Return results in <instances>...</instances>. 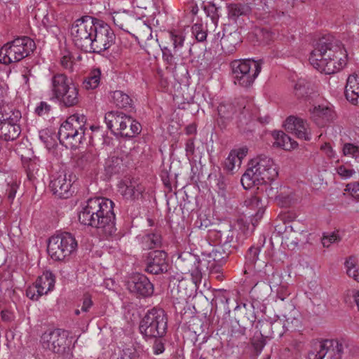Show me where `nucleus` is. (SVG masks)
Listing matches in <instances>:
<instances>
[{
    "label": "nucleus",
    "instance_id": "34",
    "mask_svg": "<svg viewBox=\"0 0 359 359\" xmlns=\"http://www.w3.org/2000/svg\"><path fill=\"white\" fill-rule=\"evenodd\" d=\"M101 80V70L99 68L92 69L84 79L82 86L86 90H93L98 87Z\"/></svg>",
    "mask_w": 359,
    "mask_h": 359
},
{
    "label": "nucleus",
    "instance_id": "60",
    "mask_svg": "<svg viewBox=\"0 0 359 359\" xmlns=\"http://www.w3.org/2000/svg\"><path fill=\"white\" fill-rule=\"evenodd\" d=\"M286 325L292 330L298 329L301 326V320L299 318V316L297 317L294 316L293 317L287 318Z\"/></svg>",
    "mask_w": 359,
    "mask_h": 359
},
{
    "label": "nucleus",
    "instance_id": "6",
    "mask_svg": "<svg viewBox=\"0 0 359 359\" xmlns=\"http://www.w3.org/2000/svg\"><path fill=\"white\" fill-rule=\"evenodd\" d=\"M231 68L233 83L248 88L259 74L262 66L259 62L254 60H236L231 62Z\"/></svg>",
    "mask_w": 359,
    "mask_h": 359
},
{
    "label": "nucleus",
    "instance_id": "41",
    "mask_svg": "<svg viewBox=\"0 0 359 359\" xmlns=\"http://www.w3.org/2000/svg\"><path fill=\"white\" fill-rule=\"evenodd\" d=\"M121 165V158L114 156H110L105 161L104 170L109 175L115 174L118 172Z\"/></svg>",
    "mask_w": 359,
    "mask_h": 359
},
{
    "label": "nucleus",
    "instance_id": "63",
    "mask_svg": "<svg viewBox=\"0 0 359 359\" xmlns=\"http://www.w3.org/2000/svg\"><path fill=\"white\" fill-rule=\"evenodd\" d=\"M276 290L277 293V298L281 301H284L285 299L289 295L286 285L281 286L278 288H276Z\"/></svg>",
    "mask_w": 359,
    "mask_h": 359
},
{
    "label": "nucleus",
    "instance_id": "24",
    "mask_svg": "<svg viewBox=\"0 0 359 359\" xmlns=\"http://www.w3.org/2000/svg\"><path fill=\"white\" fill-rule=\"evenodd\" d=\"M310 113L311 118L320 127L331 122L335 117L334 111L330 107L325 105L315 106L310 109Z\"/></svg>",
    "mask_w": 359,
    "mask_h": 359
},
{
    "label": "nucleus",
    "instance_id": "1",
    "mask_svg": "<svg viewBox=\"0 0 359 359\" xmlns=\"http://www.w3.org/2000/svg\"><path fill=\"white\" fill-rule=\"evenodd\" d=\"M347 53L340 41L332 35L319 39L309 57L314 68L325 74L342 69L347 62Z\"/></svg>",
    "mask_w": 359,
    "mask_h": 359
},
{
    "label": "nucleus",
    "instance_id": "45",
    "mask_svg": "<svg viewBox=\"0 0 359 359\" xmlns=\"http://www.w3.org/2000/svg\"><path fill=\"white\" fill-rule=\"evenodd\" d=\"M255 316L252 312L245 313L244 316H241L238 320V323L242 329V333L244 334L245 330L248 326H252L255 321Z\"/></svg>",
    "mask_w": 359,
    "mask_h": 359
},
{
    "label": "nucleus",
    "instance_id": "3",
    "mask_svg": "<svg viewBox=\"0 0 359 359\" xmlns=\"http://www.w3.org/2000/svg\"><path fill=\"white\" fill-rule=\"evenodd\" d=\"M250 166L243 175L241 182L245 189L257 184L261 185V191H265L268 198H278V191L269 183L278 176L276 165L269 156L261 154L252 159Z\"/></svg>",
    "mask_w": 359,
    "mask_h": 359
},
{
    "label": "nucleus",
    "instance_id": "14",
    "mask_svg": "<svg viewBox=\"0 0 359 359\" xmlns=\"http://www.w3.org/2000/svg\"><path fill=\"white\" fill-rule=\"evenodd\" d=\"M168 38L172 45L161 48L163 60L169 66L175 67L177 60L185 57L183 52L185 36L180 31L172 30L168 32Z\"/></svg>",
    "mask_w": 359,
    "mask_h": 359
},
{
    "label": "nucleus",
    "instance_id": "53",
    "mask_svg": "<svg viewBox=\"0 0 359 359\" xmlns=\"http://www.w3.org/2000/svg\"><path fill=\"white\" fill-rule=\"evenodd\" d=\"M118 359H140L137 351L134 348H128L123 351Z\"/></svg>",
    "mask_w": 359,
    "mask_h": 359
},
{
    "label": "nucleus",
    "instance_id": "32",
    "mask_svg": "<svg viewBox=\"0 0 359 359\" xmlns=\"http://www.w3.org/2000/svg\"><path fill=\"white\" fill-rule=\"evenodd\" d=\"M229 18L236 20L240 16H245L250 13L251 8L246 4H229L227 6Z\"/></svg>",
    "mask_w": 359,
    "mask_h": 359
},
{
    "label": "nucleus",
    "instance_id": "2",
    "mask_svg": "<svg viewBox=\"0 0 359 359\" xmlns=\"http://www.w3.org/2000/svg\"><path fill=\"white\" fill-rule=\"evenodd\" d=\"M114 205V202L107 198H90L79 212V220L83 225L99 229L106 238H116Z\"/></svg>",
    "mask_w": 359,
    "mask_h": 359
},
{
    "label": "nucleus",
    "instance_id": "18",
    "mask_svg": "<svg viewBox=\"0 0 359 359\" xmlns=\"http://www.w3.org/2000/svg\"><path fill=\"white\" fill-rule=\"evenodd\" d=\"M234 230L230 224H224L215 229L208 230V238L217 243L226 254L231 252V248L234 239Z\"/></svg>",
    "mask_w": 359,
    "mask_h": 359
},
{
    "label": "nucleus",
    "instance_id": "40",
    "mask_svg": "<svg viewBox=\"0 0 359 359\" xmlns=\"http://www.w3.org/2000/svg\"><path fill=\"white\" fill-rule=\"evenodd\" d=\"M262 196L255 195L252 196L250 198L247 199L245 203L247 206H249L252 209H257V211L255 215V217L256 218V220L259 219L263 213H264V209H263V204L262 203Z\"/></svg>",
    "mask_w": 359,
    "mask_h": 359
},
{
    "label": "nucleus",
    "instance_id": "52",
    "mask_svg": "<svg viewBox=\"0 0 359 359\" xmlns=\"http://www.w3.org/2000/svg\"><path fill=\"white\" fill-rule=\"evenodd\" d=\"M6 186V194L9 200H13L15 197L18 185L16 182L11 180L7 182Z\"/></svg>",
    "mask_w": 359,
    "mask_h": 359
},
{
    "label": "nucleus",
    "instance_id": "31",
    "mask_svg": "<svg viewBox=\"0 0 359 359\" xmlns=\"http://www.w3.org/2000/svg\"><path fill=\"white\" fill-rule=\"evenodd\" d=\"M274 138L273 145L283 148L285 150H291L296 148L298 145L296 141L283 131H275L273 133Z\"/></svg>",
    "mask_w": 359,
    "mask_h": 359
},
{
    "label": "nucleus",
    "instance_id": "57",
    "mask_svg": "<svg viewBox=\"0 0 359 359\" xmlns=\"http://www.w3.org/2000/svg\"><path fill=\"white\" fill-rule=\"evenodd\" d=\"M50 108V105L48 104L46 102H41L35 108V113L40 116H45L49 113Z\"/></svg>",
    "mask_w": 359,
    "mask_h": 359
},
{
    "label": "nucleus",
    "instance_id": "56",
    "mask_svg": "<svg viewBox=\"0 0 359 359\" xmlns=\"http://www.w3.org/2000/svg\"><path fill=\"white\" fill-rule=\"evenodd\" d=\"M222 248L219 246L217 249L213 250L210 255L212 257L213 260L215 262H222L224 261L229 254H226L224 251L221 252Z\"/></svg>",
    "mask_w": 359,
    "mask_h": 359
},
{
    "label": "nucleus",
    "instance_id": "42",
    "mask_svg": "<svg viewBox=\"0 0 359 359\" xmlns=\"http://www.w3.org/2000/svg\"><path fill=\"white\" fill-rule=\"evenodd\" d=\"M294 93L298 99L305 98L309 94V83L303 79H298L294 86Z\"/></svg>",
    "mask_w": 359,
    "mask_h": 359
},
{
    "label": "nucleus",
    "instance_id": "37",
    "mask_svg": "<svg viewBox=\"0 0 359 359\" xmlns=\"http://www.w3.org/2000/svg\"><path fill=\"white\" fill-rule=\"evenodd\" d=\"M142 245L146 249L157 248L161 246L162 238L157 232L149 233L142 237Z\"/></svg>",
    "mask_w": 359,
    "mask_h": 359
},
{
    "label": "nucleus",
    "instance_id": "49",
    "mask_svg": "<svg viewBox=\"0 0 359 359\" xmlns=\"http://www.w3.org/2000/svg\"><path fill=\"white\" fill-rule=\"evenodd\" d=\"M345 266L346 268L347 275L359 283V269L351 261H346L345 262Z\"/></svg>",
    "mask_w": 359,
    "mask_h": 359
},
{
    "label": "nucleus",
    "instance_id": "5",
    "mask_svg": "<svg viewBox=\"0 0 359 359\" xmlns=\"http://www.w3.org/2000/svg\"><path fill=\"white\" fill-rule=\"evenodd\" d=\"M35 48L34 41L28 36L18 37L0 49V63L10 65L27 57Z\"/></svg>",
    "mask_w": 359,
    "mask_h": 359
},
{
    "label": "nucleus",
    "instance_id": "48",
    "mask_svg": "<svg viewBox=\"0 0 359 359\" xmlns=\"http://www.w3.org/2000/svg\"><path fill=\"white\" fill-rule=\"evenodd\" d=\"M269 283L272 290L283 286L282 275L278 271L273 272L269 279Z\"/></svg>",
    "mask_w": 359,
    "mask_h": 359
},
{
    "label": "nucleus",
    "instance_id": "7",
    "mask_svg": "<svg viewBox=\"0 0 359 359\" xmlns=\"http://www.w3.org/2000/svg\"><path fill=\"white\" fill-rule=\"evenodd\" d=\"M77 248L78 243L74 236L65 231L49 238L47 250L53 260L65 262L76 251Z\"/></svg>",
    "mask_w": 359,
    "mask_h": 359
},
{
    "label": "nucleus",
    "instance_id": "21",
    "mask_svg": "<svg viewBox=\"0 0 359 359\" xmlns=\"http://www.w3.org/2000/svg\"><path fill=\"white\" fill-rule=\"evenodd\" d=\"M167 257V253L163 250L149 252L146 261L145 271L154 275L167 272L169 266Z\"/></svg>",
    "mask_w": 359,
    "mask_h": 359
},
{
    "label": "nucleus",
    "instance_id": "29",
    "mask_svg": "<svg viewBox=\"0 0 359 359\" xmlns=\"http://www.w3.org/2000/svg\"><path fill=\"white\" fill-rule=\"evenodd\" d=\"M260 252V247L252 246L250 247L245 255V273L247 271H254L258 272L260 271L259 266H257V262L259 261V255Z\"/></svg>",
    "mask_w": 359,
    "mask_h": 359
},
{
    "label": "nucleus",
    "instance_id": "33",
    "mask_svg": "<svg viewBox=\"0 0 359 359\" xmlns=\"http://www.w3.org/2000/svg\"><path fill=\"white\" fill-rule=\"evenodd\" d=\"M111 102L117 107L126 108L131 107L133 100L131 97L122 90H115L111 93Z\"/></svg>",
    "mask_w": 359,
    "mask_h": 359
},
{
    "label": "nucleus",
    "instance_id": "54",
    "mask_svg": "<svg viewBox=\"0 0 359 359\" xmlns=\"http://www.w3.org/2000/svg\"><path fill=\"white\" fill-rule=\"evenodd\" d=\"M343 153L345 156L359 155V147L351 143H346L343 147Z\"/></svg>",
    "mask_w": 359,
    "mask_h": 359
},
{
    "label": "nucleus",
    "instance_id": "50",
    "mask_svg": "<svg viewBox=\"0 0 359 359\" xmlns=\"http://www.w3.org/2000/svg\"><path fill=\"white\" fill-rule=\"evenodd\" d=\"M337 173L344 180L351 177L355 173V170L348 168L346 166L341 165L336 168Z\"/></svg>",
    "mask_w": 359,
    "mask_h": 359
},
{
    "label": "nucleus",
    "instance_id": "12",
    "mask_svg": "<svg viewBox=\"0 0 359 359\" xmlns=\"http://www.w3.org/2000/svg\"><path fill=\"white\" fill-rule=\"evenodd\" d=\"M93 34L91 53L100 54L114 43L115 34L113 30L102 20L95 18Z\"/></svg>",
    "mask_w": 359,
    "mask_h": 359
},
{
    "label": "nucleus",
    "instance_id": "28",
    "mask_svg": "<svg viewBox=\"0 0 359 359\" xmlns=\"http://www.w3.org/2000/svg\"><path fill=\"white\" fill-rule=\"evenodd\" d=\"M130 34L137 39L149 41L152 39V29L144 21L137 18Z\"/></svg>",
    "mask_w": 359,
    "mask_h": 359
},
{
    "label": "nucleus",
    "instance_id": "38",
    "mask_svg": "<svg viewBox=\"0 0 359 359\" xmlns=\"http://www.w3.org/2000/svg\"><path fill=\"white\" fill-rule=\"evenodd\" d=\"M238 41V36L236 33H230L225 36L222 41V48L226 53H233L236 50V45Z\"/></svg>",
    "mask_w": 359,
    "mask_h": 359
},
{
    "label": "nucleus",
    "instance_id": "36",
    "mask_svg": "<svg viewBox=\"0 0 359 359\" xmlns=\"http://www.w3.org/2000/svg\"><path fill=\"white\" fill-rule=\"evenodd\" d=\"M128 124H126V126L121 128L118 135L126 137H133L138 135L141 131V125L137 121L132 118L130 116V121Z\"/></svg>",
    "mask_w": 359,
    "mask_h": 359
},
{
    "label": "nucleus",
    "instance_id": "61",
    "mask_svg": "<svg viewBox=\"0 0 359 359\" xmlns=\"http://www.w3.org/2000/svg\"><path fill=\"white\" fill-rule=\"evenodd\" d=\"M93 306V301L91 297L88 294H85L83 297V302L81 311L83 312H88L89 309Z\"/></svg>",
    "mask_w": 359,
    "mask_h": 359
},
{
    "label": "nucleus",
    "instance_id": "55",
    "mask_svg": "<svg viewBox=\"0 0 359 359\" xmlns=\"http://www.w3.org/2000/svg\"><path fill=\"white\" fill-rule=\"evenodd\" d=\"M60 65L64 69L69 72L73 71L74 61L69 53H67V55H65L61 57Z\"/></svg>",
    "mask_w": 359,
    "mask_h": 359
},
{
    "label": "nucleus",
    "instance_id": "44",
    "mask_svg": "<svg viewBox=\"0 0 359 359\" xmlns=\"http://www.w3.org/2000/svg\"><path fill=\"white\" fill-rule=\"evenodd\" d=\"M202 7L207 16L210 17L214 23H216L219 18V14L218 7L216 6L215 4L211 1L205 2V1H203Z\"/></svg>",
    "mask_w": 359,
    "mask_h": 359
},
{
    "label": "nucleus",
    "instance_id": "51",
    "mask_svg": "<svg viewBox=\"0 0 359 359\" xmlns=\"http://www.w3.org/2000/svg\"><path fill=\"white\" fill-rule=\"evenodd\" d=\"M339 241L337 233L332 232L327 235L324 234L322 238V244L323 247L328 248L332 243Z\"/></svg>",
    "mask_w": 359,
    "mask_h": 359
},
{
    "label": "nucleus",
    "instance_id": "10",
    "mask_svg": "<svg viewBox=\"0 0 359 359\" xmlns=\"http://www.w3.org/2000/svg\"><path fill=\"white\" fill-rule=\"evenodd\" d=\"M86 116L78 114L69 116L62 123L58 131V139L60 142L68 141L69 144L75 146L82 142L86 133Z\"/></svg>",
    "mask_w": 359,
    "mask_h": 359
},
{
    "label": "nucleus",
    "instance_id": "25",
    "mask_svg": "<svg viewBox=\"0 0 359 359\" xmlns=\"http://www.w3.org/2000/svg\"><path fill=\"white\" fill-rule=\"evenodd\" d=\"M344 93L349 102L359 104V72H355L348 77Z\"/></svg>",
    "mask_w": 359,
    "mask_h": 359
},
{
    "label": "nucleus",
    "instance_id": "59",
    "mask_svg": "<svg viewBox=\"0 0 359 359\" xmlns=\"http://www.w3.org/2000/svg\"><path fill=\"white\" fill-rule=\"evenodd\" d=\"M153 353L158 355L164 352L165 346L161 338L156 339L152 346Z\"/></svg>",
    "mask_w": 359,
    "mask_h": 359
},
{
    "label": "nucleus",
    "instance_id": "39",
    "mask_svg": "<svg viewBox=\"0 0 359 359\" xmlns=\"http://www.w3.org/2000/svg\"><path fill=\"white\" fill-rule=\"evenodd\" d=\"M219 117L224 120H230L237 112L236 107L230 102L222 103L217 108Z\"/></svg>",
    "mask_w": 359,
    "mask_h": 359
},
{
    "label": "nucleus",
    "instance_id": "35",
    "mask_svg": "<svg viewBox=\"0 0 359 359\" xmlns=\"http://www.w3.org/2000/svg\"><path fill=\"white\" fill-rule=\"evenodd\" d=\"M119 192L121 194L125 197L126 199H135L137 198L142 191L141 187L140 186L135 187L132 182H130L129 184L123 183L119 186Z\"/></svg>",
    "mask_w": 359,
    "mask_h": 359
},
{
    "label": "nucleus",
    "instance_id": "64",
    "mask_svg": "<svg viewBox=\"0 0 359 359\" xmlns=\"http://www.w3.org/2000/svg\"><path fill=\"white\" fill-rule=\"evenodd\" d=\"M320 149L326 154V155L329 158H332L334 157V151H333L332 147L330 146V144L329 143L323 144L321 146Z\"/></svg>",
    "mask_w": 359,
    "mask_h": 359
},
{
    "label": "nucleus",
    "instance_id": "62",
    "mask_svg": "<svg viewBox=\"0 0 359 359\" xmlns=\"http://www.w3.org/2000/svg\"><path fill=\"white\" fill-rule=\"evenodd\" d=\"M195 146L194 141L192 138L189 139L185 145L186 155L189 158L194 154Z\"/></svg>",
    "mask_w": 359,
    "mask_h": 359
},
{
    "label": "nucleus",
    "instance_id": "8",
    "mask_svg": "<svg viewBox=\"0 0 359 359\" xmlns=\"http://www.w3.org/2000/svg\"><path fill=\"white\" fill-rule=\"evenodd\" d=\"M95 18L88 15L76 20L71 27V35L76 47L91 53Z\"/></svg>",
    "mask_w": 359,
    "mask_h": 359
},
{
    "label": "nucleus",
    "instance_id": "47",
    "mask_svg": "<svg viewBox=\"0 0 359 359\" xmlns=\"http://www.w3.org/2000/svg\"><path fill=\"white\" fill-rule=\"evenodd\" d=\"M192 34L194 35L198 41H204L207 38V31L204 29L203 25L200 23L194 24L192 27Z\"/></svg>",
    "mask_w": 359,
    "mask_h": 359
},
{
    "label": "nucleus",
    "instance_id": "11",
    "mask_svg": "<svg viewBox=\"0 0 359 359\" xmlns=\"http://www.w3.org/2000/svg\"><path fill=\"white\" fill-rule=\"evenodd\" d=\"M42 346L59 355H64L69 351L68 333L62 329H55L45 332L41 337Z\"/></svg>",
    "mask_w": 359,
    "mask_h": 359
},
{
    "label": "nucleus",
    "instance_id": "13",
    "mask_svg": "<svg viewBox=\"0 0 359 359\" xmlns=\"http://www.w3.org/2000/svg\"><path fill=\"white\" fill-rule=\"evenodd\" d=\"M347 348L345 341L325 339L316 344V350L309 354V358L341 359Z\"/></svg>",
    "mask_w": 359,
    "mask_h": 359
},
{
    "label": "nucleus",
    "instance_id": "27",
    "mask_svg": "<svg viewBox=\"0 0 359 359\" xmlns=\"http://www.w3.org/2000/svg\"><path fill=\"white\" fill-rule=\"evenodd\" d=\"M99 162L98 156L94 151H87L80 153L76 160V166L81 170H93Z\"/></svg>",
    "mask_w": 359,
    "mask_h": 359
},
{
    "label": "nucleus",
    "instance_id": "16",
    "mask_svg": "<svg viewBox=\"0 0 359 359\" xmlns=\"http://www.w3.org/2000/svg\"><path fill=\"white\" fill-rule=\"evenodd\" d=\"M75 176L65 171L53 175L50 182V188L53 194L60 198H67L72 195V185Z\"/></svg>",
    "mask_w": 359,
    "mask_h": 359
},
{
    "label": "nucleus",
    "instance_id": "22",
    "mask_svg": "<svg viewBox=\"0 0 359 359\" xmlns=\"http://www.w3.org/2000/svg\"><path fill=\"white\" fill-rule=\"evenodd\" d=\"M285 129L301 140H311V131L308 123L302 118L293 116H289L284 123Z\"/></svg>",
    "mask_w": 359,
    "mask_h": 359
},
{
    "label": "nucleus",
    "instance_id": "20",
    "mask_svg": "<svg viewBox=\"0 0 359 359\" xmlns=\"http://www.w3.org/2000/svg\"><path fill=\"white\" fill-rule=\"evenodd\" d=\"M128 290L136 295L143 297H150L154 293V285L144 275H133L127 282Z\"/></svg>",
    "mask_w": 359,
    "mask_h": 359
},
{
    "label": "nucleus",
    "instance_id": "43",
    "mask_svg": "<svg viewBox=\"0 0 359 359\" xmlns=\"http://www.w3.org/2000/svg\"><path fill=\"white\" fill-rule=\"evenodd\" d=\"M56 135L51 134L47 130H43L39 132V139L45 144L48 149H51L57 146Z\"/></svg>",
    "mask_w": 359,
    "mask_h": 359
},
{
    "label": "nucleus",
    "instance_id": "23",
    "mask_svg": "<svg viewBox=\"0 0 359 359\" xmlns=\"http://www.w3.org/2000/svg\"><path fill=\"white\" fill-rule=\"evenodd\" d=\"M104 121L107 128L118 135L121 128L130 123V116L118 111H111L105 114Z\"/></svg>",
    "mask_w": 359,
    "mask_h": 359
},
{
    "label": "nucleus",
    "instance_id": "46",
    "mask_svg": "<svg viewBox=\"0 0 359 359\" xmlns=\"http://www.w3.org/2000/svg\"><path fill=\"white\" fill-rule=\"evenodd\" d=\"M241 163V160H239L234 151H231L228 157L225 159L224 167L228 171H232L236 165H240Z\"/></svg>",
    "mask_w": 359,
    "mask_h": 359
},
{
    "label": "nucleus",
    "instance_id": "58",
    "mask_svg": "<svg viewBox=\"0 0 359 359\" xmlns=\"http://www.w3.org/2000/svg\"><path fill=\"white\" fill-rule=\"evenodd\" d=\"M14 111L7 109L6 107L0 106V123L12 118L13 117V112Z\"/></svg>",
    "mask_w": 359,
    "mask_h": 359
},
{
    "label": "nucleus",
    "instance_id": "9",
    "mask_svg": "<svg viewBox=\"0 0 359 359\" xmlns=\"http://www.w3.org/2000/svg\"><path fill=\"white\" fill-rule=\"evenodd\" d=\"M140 332L147 337L162 338L168 328V318L161 309L149 310L140 323Z\"/></svg>",
    "mask_w": 359,
    "mask_h": 359
},
{
    "label": "nucleus",
    "instance_id": "30",
    "mask_svg": "<svg viewBox=\"0 0 359 359\" xmlns=\"http://www.w3.org/2000/svg\"><path fill=\"white\" fill-rule=\"evenodd\" d=\"M25 167L29 181L34 182L43 174V168L41 167L40 161L36 157L30 158L25 163Z\"/></svg>",
    "mask_w": 359,
    "mask_h": 359
},
{
    "label": "nucleus",
    "instance_id": "26",
    "mask_svg": "<svg viewBox=\"0 0 359 359\" xmlns=\"http://www.w3.org/2000/svg\"><path fill=\"white\" fill-rule=\"evenodd\" d=\"M112 18L116 26L129 34L132 33L134 25L138 18L126 11L115 13Z\"/></svg>",
    "mask_w": 359,
    "mask_h": 359
},
{
    "label": "nucleus",
    "instance_id": "15",
    "mask_svg": "<svg viewBox=\"0 0 359 359\" xmlns=\"http://www.w3.org/2000/svg\"><path fill=\"white\" fill-rule=\"evenodd\" d=\"M178 269L182 273L190 274L192 283L196 285L201 281L202 273L199 257L189 252L182 253L176 262Z\"/></svg>",
    "mask_w": 359,
    "mask_h": 359
},
{
    "label": "nucleus",
    "instance_id": "17",
    "mask_svg": "<svg viewBox=\"0 0 359 359\" xmlns=\"http://www.w3.org/2000/svg\"><path fill=\"white\" fill-rule=\"evenodd\" d=\"M285 324L279 320L262 324L259 336H255L252 339L255 348L260 351L264 347L265 344L264 337H281L285 332Z\"/></svg>",
    "mask_w": 359,
    "mask_h": 359
},
{
    "label": "nucleus",
    "instance_id": "4",
    "mask_svg": "<svg viewBox=\"0 0 359 359\" xmlns=\"http://www.w3.org/2000/svg\"><path fill=\"white\" fill-rule=\"evenodd\" d=\"M51 91L60 104L71 107L79 103L78 86L65 74H55L51 78Z\"/></svg>",
    "mask_w": 359,
    "mask_h": 359
},
{
    "label": "nucleus",
    "instance_id": "19",
    "mask_svg": "<svg viewBox=\"0 0 359 359\" xmlns=\"http://www.w3.org/2000/svg\"><path fill=\"white\" fill-rule=\"evenodd\" d=\"M55 283V278L53 273L46 271L38 277L33 285L27 289V296L32 300H38L41 296L47 294L54 288Z\"/></svg>",
    "mask_w": 359,
    "mask_h": 359
}]
</instances>
